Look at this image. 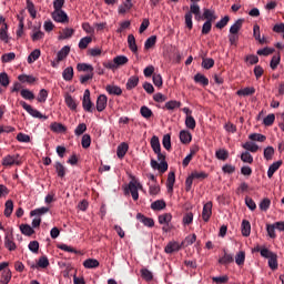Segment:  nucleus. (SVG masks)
<instances>
[{
  "label": "nucleus",
  "mask_w": 284,
  "mask_h": 284,
  "mask_svg": "<svg viewBox=\"0 0 284 284\" xmlns=\"http://www.w3.org/2000/svg\"><path fill=\"white\" fill-rule=\"evenodd\" d=\"M261 256L263 258H268V267H271L273 271L278 270V255H276V253L266 247H262Z\"/></svg>",
  "instance_id": "obj_1"
},
{
  "label": "nucleus",
  "mask_w": 284,
  "mask_h": 284,
  "mask_svg": "<svg viewBox=\"0 0 284 284\" xmlns=\"http://www.w3.org/2000/svg\"><path fill=\"white\" fill-rule=\"evenodd\" d=\"M205 179H207V173L203 171H193L185 181L186 192H190L192 190V183H194V180L205 181Z\"/></svg>",
  "instance_id": "obj_2"
},
{
  "label": "nucleus",
  "mask_w": 284,
  "mask_h": 284,
  "mask_svg": "<svg viewBox=\"0 0 284 284\" xmlns=\"http://www.w3.org/2000/svg\"><path fill=\"white\" fill-rule=\"evenodd\" d=\"M139 190H143V184H141L136 178L131 179L129 182V191L133 201H139Z\"/></svg>",
  "instance_id": "obj_3"
},
{
  "label": "nucleus",
  "mask_w": 284,
  "mask_h": 284,
  "mask_svg": "<svg viewBox=\"0 0 284 284\" xmlns=\"http://www.w3.org/2000/svg\"><path fill=\"white\" fill-rule=\"evenodd\" d=\"M20 105L30 114L33 116V119H43L44 121H48V115H43L39 110L32 108V105L27 104L26 101H20Z\"/></svg>",
  "instance_id": "obj_4"
},
{
  "label": "nucleus",
  "mask_w": 284,
  "mask_h": 284,
  "mask_svg": "<svg viewBox=\"0 0 284 284\" xmlns=\"http://www.w3.org/2000/svg\"><path fill=\"white\" fill-rule=\"evenodd\" d=\"M82 108L85 112H94V103L90 99V91L87 89L83 94Z\"/></svg>",
  "instance_id": "obj_5"
},
{
  "label": "nucleus",
  "mask_w": 284,
  "mask_h": 284,
  "mask_svg": "<svg viewBox=\"0 0 284 284\" xmlns=\"http://www.w3.org/2000/svg\"><path fill=\"white\" fill-rule=\"evenodd\" d=\"M165 61L179 63V53L175 52L174 47H168L163 52Z\"/></svg>",
  "instance_id": "obj_6"
},
{
  "label": "nucleus",
  "mask_w": 284,
  "mask_h": 284,
  "mask_svg": "<svg viewBox=\"0 0 284 284\" xmlns=\"http://www.w3.org/2000/svg\"><path fill=\"white\" fill-rule=\"evenodd\" d=\"M2 165L4 168H12V165H21V161H19V154L7 155L2 159Z\"/></svg>",
  "instance_id": "obj_7"
},
{
  "label": "nucleus",
  "mask_w": 284,
  "mask_h": 284,
  "mask_svg": "<svg viewBox=\"0 0 284 284\" xmlns=\"http://www.w3.org/2000/svg\"><path fill=\"white\" fill-rule=\"evenodd\" d=\"M51 17L53 21H57V23H67L68 21V13L63 10L53 11Z\"/></svg>",
  "instance_id": "obj_8"
},
{
  "label": "nucleus",
  "mask_w": 284,
  "mask_h": 284,
  "mask_svg": "<svg viewBox=\"0 0 284 284\" xmlns=\"http://www.w3.org/2000/svg\"><path fill=\"white\" fill-rule=\"evenodd\" d=\"M4 247H7V250H9V252H14V250H17V244L14 243V237L10 233H7V235L4 237Z\"/></svg>",
  "instance_id": "obj_9"
},
{
  "label": "nucleus",
  "mask_w": 284,
  "mask_h": 284,
  "mask_svg": "<svg viewBox=\"0 0 284 284\" xmlns=\"http://www.w3.org/2000/svg\"><path fill=\"white\" fill-rule=\"evenodd\" d=\"M108 108V95L101 94L97 99V110L98 112H103Z\"/></svg>",
  "instance_id": "obj_10"
},
{
  "label": "nucleus",
  "mask_w": 284,
  "mask_h": 284,
  "mask_svg": "<svg viewBox=\"0 0 284 284\" xmlns=\"http://www.w3.org/2000/svg\"><path fill=\"white\" fill-rule=\"evenodd\" d=\"M179 139L184 145H190V143H192V133L187 130H182L180 132Z\"/></svg>",
  "instance_id": "obj_11"
},
{
  "label": "nucleus",
  "mask_w": 284,
  "mask_h": 284,
  "mask_svg": "<svg viewBox=\"0 0 284 284\" xmlns=\"http://www.w3.org/2000/svg\"><path fill=\"white\" fill-rule=\"evenodd\" d=\"M193 80L195 83H197L199 85H202L203 88H207V85H210V79L203 75V73H196Z\"/></svg>",
  "instance_id": "obj_12"
},
{
  "label": "nucleus",
  "mask_w": 284,
  "mask_h": 284,
  "mask_svg": "<svg viewBox=\"0 0 284 284\" xmlns=\"http://www.w3.org/2000/svg\"><path fill=\"white\" fill-rule=\"evenodd\" d=\"M105 91L113 97H121L123 94V90L119 85L108 84Z\"/></svg>",
  "instance_id": "obj_13"
},
{
  "label": "nucleus",
  "mask_w": 284,
  "mask_h": 284,
  "mask_svg": "<svg viewBox=\"0 0 284 284\" xmlns=\"http://www.w3.org/2000/svg\"><path fill=\"white\" fill-rule=\"evenodd\" d=\"M210 216H212V202L205 203L202 211V219L205 223L210 221Z\"/></svg>",
  "instance_id": "obj_14"
},
{
  "label": "nucleus",
  "mask_w": 284,
  "mask_h": 284,
  "mask_svg": "<svg viewBox=\"0 0 284 284\" xmlns=\"http://www.w3.org/2000/svg\"><path fill=\"white\" fill-rule=\"evenodd\" d=\"M136 219L138 221H140V223H143V225H145L146 227H154V220L151 217H145V215L138 213L136 214Z\"/></svg>",
  "instance_id": "obj_15"
},
{
  "label": "nucleus",
  "mask_w": 284,
  "mask_h": 284,
  "mask_svg": "<svg viewBox=\"0 0 284 284\" xmlns=\"http://www.w3.org/2000/svg\"><path fill=\"white\" fill-rule=\"evenodd\" d=\"M253 37L261 44L267 43V40L265 39V37L261 38V27L258 24H255L253 27Z\"/></svg>",
  "instance_id": "obj_16"
},
{
  "label": "nucleus",
  "mask_w": 284,
  "mask_h": 284,
  "mask_svg": "<svg viewBox=\"0 0 284 284\" xmlns=\"http://www.w3.org/2000/svg\"><path fill=\"white\" fill-rule=\"evenodd\" d=\"M243 23H245V19H237L235 23L230 28V34H239L241 28H243Z\"/></svg>",
  "instance_id": "obj_17"
},
{
  "label": "nucleus",
  "mask_w": 284,
  "mask_h": 284,
  "mask_svg": "<svg viewBox=\"0 0 284 284\" xmlns=\"http://www.w3.org/2000/svg\"><path fill=\"white\" fill-rule=\"evenodd\" d=\"M128 45L131 52H133L134 54L139 52V47L136 45V38H134V34L128 36Z\"/></svg>",
  "instance_id": "obj_18"
},
{
  "label": "nucleus",
  "mask_w": 284,
  "mask_h": 284,
  "mask_svg": "<svg viewBox=\"0 0 284 284\" xmlns=\"http://www.w3.org/2000/svg\"><path fill=\"white\" fill-rule=\"evenodd\" d=\"M128 150H130V146L128 145V143L122 142L116 150L118 159H123L125 154H128Z\"/></svg>",
  "instance_id": "obj_19"
},
{
  "label": "nucleus",
  "mask_w": 284,
  "mask_h": 284,
  "mask_svg": "<svg viewBox=\"0 0 284 284\" xmlns=\"http://www.w3.org/2000/svg\"><path fill=\"white\" fill-rule=\"evenodd\" d=\"M70 54V47L64 45L57 54V63H61Z\"/></svg>",
  "instance_id": "obj_20"
},
{
  "label": "nucleus",
  "mask_w": 284,
  "mask_h": 284,
  "mask_svg": "<svg viewBox=\"0 0 284 284\" xmlns=\"http://www.w3.org/2000/svg\"><path fill=\"white\" fill-rule=\"evenodd\" d=\"M175 182H176V175L173 171H171L169 173L168 182H166L168 192H173Z\"/></svg>",
  "instance_id": "obj_21"
},
{
  "label": "nucleus",
  "mask_w": 284,
  "mask_h": 284,
  "mask_svg": "<svg viewBox=\"0 0 284 284\" xmlns=\"http://www.w3.org/2000/svg\"><path fill=\"white\" fill-rule=\"evenodd\" d=\"M139 85V75H132L128 79L125 88L126 90H134Z\"/></svg>",
  "instance_id": "obj_22"
},
{
  "label": "nucleus",
  "mask_w": 284,
  "mask_h": 284,
  "mask_svg": "<svg viewBox=\"0 0 284 284\" xmlns=\"http://www.w3.org/2000/svg\"><path fill=\"white\" fill-rule=\"evenodd\" d=\"M256 92V89L254 87H246L244 89H241L236 92L237 97H252Z\"/></svg>",
  "instance_id": "obj_23"
},
{
  "label": "nucleus",
  "mask_w": 284,
  "mask_h": 284,
  "mask_svg": "<svg viewBox=\"0 0 284 284\" xmlns=\"http://www.w3.org/2000/svg\"><path fill=\"white\" fill-rule=\"evenodd\" d=\"M203 19H206V21H210L211 23H214L219 17H216L215 12L210 9H204V12L202 14Z\"/></svg>",
  "instance_id": "obj_24"
},
{
  "label": "nucleus",
  "mask_w": 284,
  "mask_h": 284,
  "mask_svg": "<svg viewBox=\"0 0 284 284\" xmlns=\"http://www.w3.org/2000/svg\"><path fill=\"white\" fill-rule=\"evenodd\" d=\"M83 267H85V270H97V267H99V262L95 258H87L83 262Z\"/></svg>",
  "instance_id": "obj_25"
},
{
  "label": "nucleus",
  "mask_w": 284,
  "mask_h": 284,
  "mask_svg": "<svg viewBox=\"0 0 284 284\" xmlns=\"http://www.w3.org/2000/svg\"><path fill=\"white\" fill-rule=\"evenodd\" d=\"M50 128L52 132H57L58 134H61L68 131V128H65V125L59 122L51 123Z\"/></svg>",
  "instance_id": "obj_26"
},
{
  "label": "nucleus",
  "mask_w": 284,
  "mask_h": 284,
  "mask_svg": "<svg viewBox=\"0 0 284 284\" xmlns=\"http://www.w3.org/2000/svg\"><path fill=\"white\" fill-rule=\"evenodd\" d=\"M219 263L220 265H230V263H234V256L224 251V255L219 258Z\"/></svg>",
  "instance_id": "obj_27"
},
{
  "label": "nucleus",
  "mask_w": 284,
  "mask_h": 284,
  "mask_svg": "<svg viewBox=\"0 0 284 284\" xmlns=\"http://www.w3.org/2000/svg\"><path fill=\"white\" fill-rule=\"evenodd\" d=\"M12 212H14V202H12V200H8L4 203V216L9 219V216H12Z\"/></svg>",
  "instance_id": "obj_28"
},
{
  "label": "nucleus",
  "mask_w": 284,
  "mask_h": 284,
  "mask_svg": "<svg viewBox=\"0 0 284 284\" xmlns=\"http://www.w3.org/2000/svg\"><path fill=\"white\" fill-rule=\"evenodd\" d=\"M18 80L20 83H28L29 85H32V83L37 81V78H34V75L20 74Z\"/></svg>",
  "instance_id": "obj_29"
},
{
  "label": "nucleus",
  "mask_w": 284,
  "mask_h": 284,
  "mask_svg": "<svg viewBox=\"0 0 284 284\" xmlns=\"http://www.w3.org/2000/svg\"><path fill=\"white\" fill-rule=\"evenodd\" d=\"M252 232V224H250V221L243 220L242 221V236H250Z\"/></svg>",
  "instance_id": "obj_30"
},
{
  "label": "nucleus",
  "mask_w": 284,
  "mask_h": 284,
  "mask_svg": "<svg viewBox=\"0 0 284 284\" xmlns=\"http://www.w3.org/2000/svg\"><path fill=\"white\" fill-rule=\"evenodd\" d=\"M196 242V234L187 235L184 241H182L180 247H190Z\"/></svg>",
  "instance_id": "obj_31"
},
{
  "label": "nucleus",
  "mask_w": 284,
  "mask_h": 284,
  "mask_svg": "<svg viewBox=\"0 0 284 284\" xmlns=\"http://www.w3.org/2000/svg\"><path fill=\"white\" fill-rule=\"evenodd\" d=\"M12 281V271L4 270L1 274L0 283L1 284H8Z\"/></svg>",
  "instance_id": "obj_32"
},
{
  "label": "nucleus",
  "mask_w": 284,
  "mask_h": 284,
  "mask_svg": "<svg viewBox=\"0 0 284 284\" xmlns=\"http://www.w3.org/2000/svg\"><path fill=\"white\" fill-rule=\"evenodd\" d=\"M113 61L115 63V68H121V65H126L128 61H130V59H128V57L125 55H116L115 58H113Z\"/></svg>",
  "instance_id": "obj_33"
},
{
  "label": "nucleus",
  "mask_w": 284,
  "mask_h": 284,
  "mask_svg": "<svg viewBox=\"0 0 284 284\" xmlns=\"http://www.w3.org/2000/svg\"><path fill=\"white\" fill-rule=\"evenodd\" d=\"M62 78L64 81H72L74 78V69L72 67H68L67 69L63 70L62 72Z\"/></svg>",
  "instance_id": "obj_34"
},
{
  "label": "nucleus",
  "mask_w": 284,
  "mask_h": 284,
  "mask_svg": "<svg viewBox=\"0 0 284 284\" xmlns=\"http://www.w3.org/2000/svg\"><path fill=\"white\" fill-rule=\"evenodd\" d=\"M55 172L60 179H63L65 176L67 169L61 162H55L54 164Z\"/></svg>",
  "instance_id": "obj_35"
},
{
  "label": "nucleus",
  "mask_w": 284,
  "mask_h": 284,
  "mask_svg": "<svg viewBox=\"0 0 284 284\" xmlns=\"http://www.w3.org/2000/svg\"><path fill=\"white\" fill-rule=\"evenodd\" d=\"M164 252L166 254H174V252H179V243L178 242H170L165 246Z\"/></svg>",
  "instance_id": "obj_36"
},
{
  "label": "nucleus",
  "mask_w": 284,
  "mask_h": 284,
  "mask_svg": "<svg viewBox=\"0 0 284 284\" xmlns=\"http://www.w3.org/2000/svg\"><path fill=\"white\" fill-rule=\"evenodd\" d=\"M151 148L154 153H159L161 150V142L159 141V136L153 135L151 139Z\"/></svg>",
  "instance_id": "obj_37"
},
{
  "label": "nucleus",
  "mask_w": 284,
  "mask_h": 284,
  "mask_svg": "<svg viewBox=\"0 0 284 284\" xmlns=\"http://www.w3.org/2000/svg\"><path fill=\"white\" fill-rule=\"evenodd\" d=\"M20 231L22 234H24V236H32V234H34V229H32L30 224H21Z\"/></svg>",
  "instance_id": "obj_38"
},
{
  "label": "nucleus",
  "mask_w": 284,
  "mask_h": 284,
  "mask_svg": "<svg viewBox=\"0 0 284 284\" xmlns=\"http://www.w3.org/2000/svg\"><path fill=\"white\" fill-rule=\"evenodd\" d=\"M50 212V207L42 206L40 209H36L30 212V216H43V214H48Z\"/></svg>",
  "instance_id": "obj_39"
},
{
  "label": "nucleus",
  "mask_w": 284,
  "mask_h": 284,
  "mask_svg": "<svg viewBox=\"0 0 284 284\" xmlns=\"http://www.w3.org/2000/svg\"><path fill=\"white\" fill-rule=\"evenodd\" d=\"M64 101H65L67 106H68L70 110H72V111L77 110V105H78V104H77V100H74V98H72V95L68 94V95L65 97Z\"/></svg>",
  "instance_id": "obj_40"
},
{
  "label": "nucleus",
  "mask_w": 284,
  "mask_h": 284,
  "mask_svg": "<svg viewBox=\"0 0 284 284\" xmlns=\"http://www.w3.org/2000/svg\"><path fill=\"white\" fill-rule=\"evenodd\" d=\"M140 273H141V277L148 283H150V281L154 278V274H152V272L148 268L140 270Z\"/></svg>",
  "instance_id": "obj_41"
},
{
  "label": "nucleus",
  "mask_w": 284,
  "mask_h": 284,
  "mask_svg": "<svg viewBox=\"0 0 284 284\" xmlns=\"http://www.w3.org/2000/svg\"><path fill=\"white\" fill-rule=\"evenodd\" d=\"M215 156L219 159V161H227L230 152H227V150L220 149L215 152Z\"/></svg>",
  "instance_id": "obj_42"
},
{
  "label": "nucleus",
  "mask_w": 284,
  "mask_h": 284,
  "mask_svg": "<svg viewBox=\"0 0 284 284\" xmlns=\"http://www.w3.org/2000/svg\"><path fill=\"white\" fill-rule=\"evenodd\" d=\"M20 94L22 99H26V101H34V93L30 91L29 89H22L20 91Z\"/></svg>",
  "instance_id": "obj_43"
},
{
  "label": "nucleus",
  "mask_w": 284,
  "mask_h": 284,
  "mask_svg": "<svg viewBox=\"0 0 284 284\" xmlns=\"http://www.w3.org/2000/svg\"><path fill=\"white\" fill-rule=\"evenodd\" d=\"M27 10H28L30 17H32V19H37V9L34 8L33 1L27 0Z\"/></svg>",
  "instance_id": "obj_44"
},
{
  "label": "nucleus",
  "mask_w": 284,
  "mask_h": 284,
  "mask_svg": "<svg viewBox=\"0 0 284 284\" xmlns=\"http://www.w3.org/2000/svg\"><path fill=\"white\" fill-rule=\"evenodd\" d=\"M41 57V50L34 49L28 57V63H34Z\"/></svg>",
  "instance_id": "obj_45"
},
{
  "label": "nucleus",
  "mask_w": 284,
  "mask_h": 284,
  "mask_svg": "<svg viewBox=\"0 0 284 284\" xmlns=\"http://www.w3.org/2000/svg\"><path fill=\"white\" fill-rule=\"evenodd\" d=\"M185 126L187 130H195L196 129V120L194 116H185Z\"/></svg>",
  "instance_id": "obj_46"
},
{
  "label": "nucleus",
  "mask_w": 284,
  "mask_h": 284,
  "mask_svg": "<svg viewBox=\"0 0 284 284\" xmlns=\"http://www.w3.org/2000/svg\"><path fill=\"white\" fill-rule=\"evenodd\" d=\"M244 150H247V152H258V145L254 142H246L242 145Z\"/></svg>",
  "instance_id": "obj_47"
},
{
  "label": "nucleus",
  "mask_w": 284,
  "mask_h": 284,
  "mask_svg": "<svg viewBox=\"0 0 284 284\" xmlns=\"http://www.w3.org/2000/svg\"><path fill=\"white\" fill-rule=\"evenodd\" d=\"M251 141H257L258 143H265L267 141V136L261 134V133H253L248 136Z\"/></svg>",
  "instance_id": "obj_48"
},
{
  "label": "nucleus",
  "mask_w": 284,
  "mask_h": 284,
  "mask_svg": "<svg viewBox=\"0 0 284 284\" xmlns=\"http://www.w3.org/2000/svg\"><path fill=\"white\" fill-rule=\"evenodd\" d=\"M77 69L79 70V72H94V67H92V64L87 63H79L77 65Z\"/></svg>",
  "instance_id": "obj_49"
},
{
  "label": "nucleus",
  "mask_w": 284,
  "mask_h": 284,
  "mask_svg": "<svg viewBox=\"0 0 284 284\" xmlns=\"http://www.w3.org/2000/svg\"><path fill=\"white\" fill-rule=\"evenodd\" d=\"M154 45H156V36H151L144 43V50H150L151 48H154Z\"/></svg>",
  "instance_id": "obj_50"
},
{
  "label": "nucleus",
  "mask_w": 284,
  "mask_h": 284,
  "mask_svg": "<svg viewBox=\"0 0 284 284\" xmlns=\"http://www.w3.org/2000/svg\"><path fill=\"white\" fill-rule=\"evenodd\" d=\"M274 149L273 146H267L264 149V159L265 161H272L274 159Z\"/></svg>",
  "instance_id": "obj_51"
},
{
  "label": "nucleus",
  "mask_w": 284,
  "mask_h": 284,
  "mask_svg": "<svg viewBox=\"0 0 284 284\" xmlns=\"http://www.w3.org/2000/svg\"><path fill=\"white\" fill-rule=\"evenodd\" d=\"M151 209H153L154 211L165 210V201L156 200L151 204Z\"/></svg>",
  "instance_id": "obj_52"
},
{
  "label": "nucleus",
  "mask_w": 284,
  "mask_h": 284,
  "mask_svg": "<svg viewBox=\"0 0 284 284\" xmlns=\"http://www.w3.org/2000/svg\"><path fill=\"white\" fill-rule=\"evenodd\" d=\"M241 161H243V163H254V156H252V154L247 151L243 152L241 154Z\"/></svg>",
  "instance_id": "obj_53"
},
{
  "label": "nucleus",
  "mask_w": 284,
  "mask_h": 284,
  "mask_svg": "<svg viewBox=\"0 0 284 284\" xmlns=\"http://www.w3.org/2000/svg\"><path fill=\"white\" fill-rule=\"evenodd\" d=\"M90 43H92V38L91 37L82 38L79 42L80 50H85V48H88V45H90Z\"/></svg>",
  "instance_id": "obj_54"
},
{
  "label": "nucleus",
  "mask_w": 284,
  "mask_h": 284,
  "mask_svg": "<svg viewBox=\"0 0 284 284\" xmlns=\"http://www.w3.org/2000/svg\"><path fill=\"white\" fill-rule=\"evenodd\" d=\"M0 41L8 43V23H4V27L0 29Z\"/></svg>",
  "instance_id": "obj_55"
},
{
  "label": "nucleus",
  "mask_w": 284,
  "mask_h": 284,
  "mask_svg": "<svg viewBox=\"0 0 284 284\" xmlns=\"http://www.w3.org/2000/svg\"><path fill=\"white\" fill-rule=\"evenodd\" d=\"M194 221V214L192 212H187L184 214L182 219L183 225H191V223Z\"/></svg>",
  "instance_id": "obj_56"
},
{
  "label": "nucleus",
  "mask_w": 284,
  "mask_h": 284,
  "mask_svg": "<svg viewBox=\"0 0 284 284\" xmlns=\"http://www.w3.org/2000/svg\"><path fill=\"white\" fill-rule=\"evenodd\" d=\"M266 232L270 239H276V225L275 224H266Z\"/></svg>",
  "instance_id": "obj_57"
},
{
  "label": "nucleus",
  "mask_w": 284,
  "mask_h": 284,
  "mask_svg": "<svg viewBox=\"0 0 284 284\" xmlns=\"http://www.w3.org/2000/svg\"><path fill=\"white\" fill-rule=\"evenodd\" d=\"M45 37V33H43L41 30H37V28L33 29V34L31 36L32 41H41Z\"/></svg>",
  "instance_id": "obj_58"
},
{
  "label": "nucleus",
  "mask_w": 284,
  "mask_h": 284,
  "mask_svg": "<svg viewBox=\"0 0 284 284\" xmlns=\"http://www.w3.org/2000/svg\"><path fill=\"white\" fill-rule=\"evenodd\" d=\"M274 121H276V115H274V113H271L264 118L263 123L267 128H270L271 125H274Z\"/></svg>",
  "instance_id": "obj_59"
},
{
  "label": "nucleus",
  "mask_w": 284,
  "mask_h": 284,
  "mask_svg": "<svg viewBox=\"0 0 284 284\" xmlns=\"http://www.w3.org/2000/svg\"><path fill=\"white\" fill-rule=\"evenodd\" d=\"M280 63H281V54L273 55L270 63V68L273 70H276Z\"/></svg>",
  "instance_id": "obj_60"
},
{
  "label": "nucleus",
  "mask_w": 284,
  "mask_h": 284,
  "mask_svg": "<svg viewBox=\"0 0 284 284\" xmlns=\"http://www.w3.org/2000/svg\"><path fill=\"white\" fill-rule=\"evenodd\" d=\"M202 68H204V70H210L211 68H214V59L212 58L203 59Z\"/></svg>",
  "instance_id": "obj_61"
},
{
  "label": "nucleus",
  "mask_w": 284,
  "mask_h": 284,
  "mask_svg": "<svg viewBox=\"0 0 284 284\" xmlns=\"http://www.w3.org/2000/svg\"><path fill=\"white\" fill-rule=\"evenodd\" d=\"M140 114L144 118V119H150L152 116V110L148 106H141L140 109Z\"/></svg>",
  "instance_id": "obj_62"
},
{
  "label": "nucleus",
  "mask_w": 284,
  "mask_h": 284,
  "mask_svg": "<svg viewBox=\"0 0 284 284\" xmlns=\"http://www.w3.org/2000/svg\"><path fill=\"white\" fill-rule=\"evenodd\" d=\"M236 265H244L245 264V252L241 251L235 256Z\"/></svg>",
  "instance_id": "obj_63"
},
{
  "label": "nucleus",
  "mask_w": 284,
  "mask_h": 284,
  "mask_svg": "<svg viewBox=\"0 0 284 284\" xmlns=\"http://www.w3.org/2000/svg\"><path fill=\"white\" fill-rule=\"evenodd\" d=\"M50 265V261L47 256H41L38 261V267H41L42 270H45Z\"/></svg>",
  "instance_id": "obj_64"
}]
</instances>
